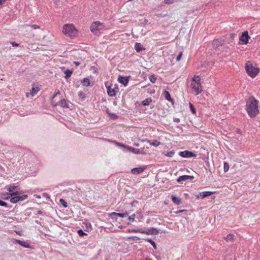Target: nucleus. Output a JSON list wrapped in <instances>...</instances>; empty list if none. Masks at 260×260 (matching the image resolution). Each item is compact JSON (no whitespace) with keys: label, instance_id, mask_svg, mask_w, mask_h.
I'll return each mask as SVG.
<instances>
[{"label":"nucleus","instance_id":"15","mask_svg":"<svg viewBox=\"0 0 260 260\" xmlns=\"http://www.w3.org/2000/svg\"><path fill=\"white\" fill-rule=\"evenodd\" d=\"M40 90V88L38 86H35V85H33L30 91V94L32 96H34L35 95H36L37 92Z\"/></svg>","mask_w":260,"mask_h":260},{"label":"nucleus","instance_id":"52","mask_svg":"<svg viewBox=\"0 0 260 260\" xmlns=\"http://www.w3.org/2000/svg\"><path fill=\"white\" fill-rule=\"evenodd\" d=\"M145 260H152L151 259L149 258H146L145 259Z\"/></svg>","mask_w":260,"mask_h":260},{"label":"nucleus","instance_id":"8","mask_svg":"<svg viewBox=\"0 0 260 260\" xmlns=\"http://www.w3.org/2000/svg\"><path fill=\"white\" fill-rule=\"evenodd\" d=\"M249 39L250 37L248 35V31H245L242 32L240 40L242 42V44H247L248 43Z\"/></svg>","mask_w":260,"mask_h":260},{"label":"nucleus","instance_id":"10","mask_svg":"<svg viewBox=\"0 0 260 260\" xmlns=\"http://www.w3.org/2000/svg\"><path fill=\"white\" fill-rule=\"evenodd\" d=\"M193 178V177L189 175H183L179 176L177 179V181L179 183L181 182L182 181H185L186 180L189 179L192 180Z\"/></svg>","mask_w":260,"mask_h":260},{"label":"nucleus","instance_id":"33","mask_svg":"<svg viewBox=\"0 0 260 260\" xmlns=\"http://www.w3.org/2000/svg\"><path fill=\"white\" fill-rule=\"evenodd\" d=\"M78 95L79 99H81V100H84L85 98V95L82 91H79L78 93Z\"/></svg>","mask_w":260,"mask_h":260},{"label":"nucleus","instance_id":"16","mask_svg":"<svg viewBox=\"0 0 260 260\" xmlns=\"http://www.w3.org/2000/svg\"><path fill=\"white\" fill-rule=\"evenodd\" d=\"M171 199L173 203L176 205H180L182 203L181 199L174 195L171 196Z\"/></svg>","mask_w":260,"mask_h":260},{"label":"nucleus","instance_id":"44","mask_svg":"<svg viewBox=\"0 0 260 260\" xmlns=\"http://www.w3.org/2000/svg\"><path fill=\"white\" fill-rule=\"evenodd\" d=\"M60 94V91L58 90L57 92H56L53 95L52 99H54L57 94Z\"/></svg>","mask_w":260,"mask_h":260},{"label":"nucleus","instance_id":"39","mask_svg":"<svg viewBox=\"0 0 260 260\" xmlns=\"http://www.w3.org/2000/svg\"><path fill=\"white\" fill-rule=\"evenodd\" d=\"M183 52H181L176 58V61H179L181 60Z\"/></svg>","mask_w":260,"mask_h":260},{"label":"nucleus","instance_id":"1","mask_svg":"<svg viewBox=\"0 0 260 260\" xmlns=\"http://www.w3.org/2000/svg\"><path fill=\"white\" fill-rule=\"evenodd\" d=\"M259 101L253 96H250L246 104V109L248 115L251 117H255L259 113Z\"/></svg>","mask_w":260,"mask_h":260},{"label":"nucleus","instance_id":"36","mask_svg":"<svg viewBox=\"0 0 260 260\" xmlns=\"http://www.w3.org/2000/svg\"><path fill=\"white\" fill-rule=\"evenodd\" d=\"M149 80L152 83H154L156 82V78L154 75H152L150 76Z\"/></svg>","mask_w":260,"mask_h":260},{"label":"nucleus","instance_id":"20","mask_svg":"<svg viewBox=\"0 0 260 260\" xmlns=\"http://www.w3.org/2000/svg\"><path fill=\"white\" fill-rule=\"evenodd\" d=\"M107 93L110 96H113L115 95V90L111 88V86L107 87Z\"/></svg>","mask_w":260,"mask_h":260},{"label":"nucleus","instance_id":"9","mask_svg":"<svg viewBox=\"0 0 260 260\" xmlns=\"http://www.w3.org/2000/svg\"><path fill=\"white\" fill-rule=\"evenodd\" d=\"M180 155L183 157H191L196 156V154L189 151H184L180 152Z\"/></svg>","mask_w":260,"mask_h":260},{"label":"nucleus","instance_id":"23","mask_svg":"<svg viewBox=\"0 0 260 260\" xmlns=\"http://www.w3.org/2000/svg\"><path fill=\"white\" fill-rule=\"evenodd\" d=\"M58 105L60 106L61 107H63V108H68V104L67 103V101L65 100H61L59 102Z\"/></svg>","mask_w":260,"mask_h":260},{"label":"nucleus","instance_id":"45","mask_svg":"<svg viewBox=\"0 0 260 260\" xmlns=\"http://www.w3.org/2000/svg\"><path fill=\"white\" fill-rule=\"evenodd\" d=\"M186 211H187V210H180L176 212V213L178 214V213H183V212H186Z\"/></svg>","mask_w":260,"mask_h":260},{"label":"nucleus","instance_id":"51","mask_svg":"<svg viewBox=\"0 0 260 260\" xmlns=\"http://www.w3.org/2000/svg\"><path fill=\"white\" fill-rule=\"evenodd\" d=\"M29 94H30V93H28V92L26 93V96L27 98H28L29 96Z\"/></svg>","mask_w":260,"mask_h":260},{"label":"nucleus","instance_id":"11","mask_svg":"<svg viewBox=\"0 0 260 260\" xmlns=\"http://www.w3.org/2000/svg\"><path fill=\"white\" fill-rule=\"evenodd\" d=\"M19 193L18 191L14 192L13 193H4L3 194V197H2L3 199L4 200H9L10 199L11 197H12L14 196H17L19 194Z\"/></svg>","mask_w":260,"mask_h":260},{"label":"nucleus","instance_id":"17","mask_svg":"<svg viewBox=\"0 0 260 260\" xmlns=\"http://www.w3.org/2000/svg\"><path fill=\"white\" fill-rule=\"evenodd\" d=\"M135 49L137 52H140L142 50H144L145 48L142 46V45L140 43H136L135 45Z\"/></svg>","mask_w":260,"mask_h":260},{"label":"nucleus","instance_id":"25","mask_svg":"<svg viewBox=\"0 0 260 260\" xmlns=\"http://www.w3.org/2000/svg\"><path fill=\"white\" fill-rule=\"evenodd\" d=\"M152 102L151 98H147L142 102V104L144 106H148Z\"/></svg>","mask_w":260,"mask_h":260},{"label":"nucleus","instance_id":"14","mask_svg":"<svg viewBox=\"0 0 260 260\" xmlns=\"http://www.w3.org/2000/svg\"><path fill=\"white\" fill-rule=\"evenodd\" d=\"M145 168L143 167H139V168H135L132 170V173L134 174H139L144 170Z\"/></svg>","mask_w":260,"mask_h":260},{"label":"nucleus","instance_id":"50","mask_svg":"<svg viewBox=\"0 0 260 260\" xmlns=\"http://www.w3.org/2000/svg\"><path fill=\"white\" fill-rule=\"evenodd\" d=\"M139 230H133V232H135V233H137V232H139Z\"/></svg>","mask_w":260,"mask_h":260},{"label":"nucleus","instance_id":"19","mask_svg":"<svg viewBox=\"0 0 260 260\" xmlns=\"http://www.w3.org/2000/svg\"><path fill=\"white\" fill-rule=\"evenodd\" d=\"M162 94L167 101L173 102V100L171 98V95L169 91L166 90L163 92Z\"/></svg>","mask_w":260,"mask_h":260},{"label":"nucleus","instance_id":"18","mask_svg":"<svg viewBox=\"0 0 260 260\" xmlns=\"http://www.w3.org/2000/svg\"><path fill=\"white\" fill-rule=\"evenodd\" d=\"M224 239L226 242L233 241L235 239V236L233 234H229Z\"/></svg>","mask_w":260,"mask_h":260},{"label":"nucleus","instance_id":"12","mask_svg":"<svg viewBox=\"0 0 260 260\" xmlns=\"http://www.w3.org/2000/svg\"><path fill=\"white\" fill-rule=\"evenodd\" d=\"M15 241L19 244L20 245L22 246L23 247L27 248H30V245L25 241H21L20 240H15Z\"/></svg>","mask_w":260,"mask_h":260},{"label":"nucleus","instance_id":"6","mask_svg":"<svg viewBox=\"0 0 260 260\" xmlns=\"http://www.w3.org/2000/svg\"><path fill=\"white\" fill-rule=\"evenodd\" d=\"M28 198L27 194H23L22 196H19L13 197L10 199V202L12 203L15 204L19 201H22Z\"/></svg>","mask_w":260,"mask_h":260},{"label":"nucleus","instance_id":"41","mask_svg":"<svg viewBox=\"0 0 260 260\" xmlns=\"http://www.w3.org/2000/svg\"><path fill=\"white\" fill-rule=\"evenodd\" d=\"M135 217V214H133L132 215V216L128 217V220L129 221H134Z\"/></svg>","mask_w":260,"mask_h":260},{"label":"nucleus","instance_id":"37","mask_svg":"<svg viewBox=\"0 0 260 260\" xmlns=\"http://www.w3.org/2000/svg\"><path fill=\"white\" fill-rule=\"evenodd\" d=\"M77 233L80 237H83L84 235H86L87 234L84 233L83 230H79L77 231Z\"/></svg>","mask_w":260,"mask_h":260},{"label":"nucleus","instance_id":"21","mask_svg":"<svg viewBox=\"0 0 260 260\" xmlns=\"http://www.w3.org/2000/svg\"><path fill=\"white\" fill-rule=\"evenodd\" d=\"M81 83L84 86L88 87L90 85V82L89 79L88 78H84L82 81Z\"/></svg>","mask_w":260,"mask_h":260},{"label":"nucleus","instance_id":"43","mask_svg":"<svg viewBox=\"0 0 260 260\" xmlns=\"http://www.w3.org/2000/svg\"><path fill=\"white\" fill-rule=\"evenodd\" d=\"M115 144L117 146H118L123 147H125L124 144H121L120 143L116 142Z\"/></svg>","mask_w":260,"mask_h":260},{"label":"nucleus","instance_id":"49","mask_svg":"<svg viewBox=\"0 0 260 260\" xmlns=\"http://www.w3.org/2000/svg\"><path fill=\"white\" fill-rule=\"evenodd\" d=\"M74 63L75 64L76 66H78L80 64V62L78 61H74Z\"/></svg>","mask_w":260,"mask_h":260},{"label":"nucleus","instance_id":"26","mask_svg":"<svg viewBox=\"0 0 260 260\" xmlns=\"http://www.w3.org/2000/svg\"><path fill=\"white\" fill-rule=\"evenodd\" d=\"M17 188V186L15 185H9L7 186V190L10 192V193H13L12 192Z\"/></svg>","mask_w":260,"mask_h":260},{"label":"nucleus","instance_id":"22","mask_svg":"<svg viewBox=\"0 0 260 260\" xmlns=\"http://www.w3.org/2000/svg\"><path fill=\"white\" fill-rule=\"evenodd\" d=\"M213 193V192H212V191H204L201 194V196L202 199H203L207 196L212 195Z\"/></svg>","mask_w":260,"mask_h":260},{"label":"nucleus","instance_id":"4","mask_svg":"<svg viewBox=\"0 0 260 260\" xmlns=\"http://www.w3.org/2000/svg\"><path fill=\"white\" fill-rule=\"evenodd\" d=\"M245 69L247 75L252 78H255L260 72V69L250 61L246 62Z\"/></svg>","mask_w":260,"mask_h":260},{"label":"nucleus","instance_id":"31","mask_svg":"<svg viewBox=\"0 0 260 260\" xmlns=\"http://www.w3.org/2000/svg\"><path fill=\"white\" fill-rule=\"evenodd\" d=\"M224 167H223V170L224 172H227L230 168L228 162H224Z\"/></svg>","mask_w":260,"mask_h":260},{"label":"nucleus","instance_id":"2","mask_svg":"<svg viewBox=\"0 0 260 260\" xmlns=\"http://www.w3.org/2000/svg\"><path fill=\"white\" fill-rule=\"evenodd\" d=\"M62 32L67 37L71 39L77 37L78 30L73 24H65L62 28Z\"/></svg>","mask_w":260,"mask_h":260},{"label":"nucleus","instance_id":"24","mask_svg":"<svg viewBox=\"0 0 260 260\" xmlns=\"http://www.w3.org/2000/svg\"><path fill=\"white\" fill-rule=\"evenodd\" d=\"M73 73V71L70 70H67L64 72L65 74V78L68 79L70 78Z\"/></svg>","mask_w":260,"mask_h":260},{"label":"nucleus","instance_id":"47","mask_svg":"<svg viewBox=\"0 0 260 260\" xmlns=\"http://www.w3.org/2000/svg\"><path fill=\"white\" fill-rule=\"evenodd\" d=\"M11 44L13 46H15V47H17L19 46V44H17L15 42H12L11 43Z\"/></svg>","mask_w":260,"mask_h":260},{"label":"nucleus","instance_id":"48","mask_svg":"<svg viewBox=\"0 0 260 260\" xmlns=\"http://www.w3.org/2000/svg\"><path fill=\"white\" fill-rule=\"evenodd\" d=\"M15 232H16V233L17 235H19V236H21V235H22V232H21V231H15Z\"/></svg>","mask_w":260,"mask_h":260},{"label":"nucleus","instance_id":"32","mask_svg":"<svg viewBox=\"0 0 260 260\" xmlns=\"http://www.w3.org/2000/svg\"><path fill=\"white\" fill-rule=\"evenodd\" d=\"M145 240L146 241H147L148 242L150 243L152 245V246L154 248V249L156 248V244H155V242L152 240H151L150 239H147Z\"/></svg>","mask_w":260,"mask_h":260},{"label":"nucleus","instance_id":"7","mask_svg":"<svg viewBox=\"0 0 260 260\" xmlns=\"http://www.w3.org/2000/svg\"><path fill=\"white\" fill-rule=\"evenodd\" d=\"M139 233L146 235H157L158 233V231L157 229L151 228L148 229L147 231H143L142 230H140Z\"/></svg>","mask_w":260,"mask_h":260},{"label":"nucleus","instance_id":"13","mask_svg":"<svg viewBox=\"0 0 260 260\" xmlns=\"http://www.w3.org/2000/svg\"><path fill=\"white\" fill-rule=\"evenodd\" d=\"M118 81L119 83L123 84L124 86H126L128 82V79L126 77L119 76L118 79Z\"/></svg>","mask_w":260,"mask_h":260},{"label":"nucleus","instance_id":"38","mask_svg":"<svg viewBox=\"0 0 260 260\" xmlns=\"http://www.w3.org/2000/svg\"><path fill=\"white\" fill-rule=\"evenodd\" d=\"M189 107L190 108V110L193 114H196V109L191 103H189Z\"/></svg>","mask_w":260,"mask_h":260},{"label":"nucleus","instance_id":"30","mask_svg":"<svg viewBox=\"0 0 260 260\" xmlns=\"http://www.w3.org/2000/svg\"><path fill=\"white\" fill-rule=\"evenodd\" d=\"M113 214L116 215L119 217H126L127 215V214L126 213H115L113 212L112 213Z\"/></svg>","mask_w":260,"mask_h":260},{"label":"nucleus","instance_id":"28","mask_svg":"<svg viewBox=\"0 0 260 260\" xmlns=\"http://www.w3.org/2000/svg\"><path fill=\"white\" fill-rule=\"evenodd\" d=\"M150 144L153 146L157 147L160 144V142L156 140H154L151 143H150Z\"/></svg>","mask_w":260,"mask_h":260},{"label":"nucleus","instance_id":"29","mask_svg":"<svg viewBox=\"0 0 260 260\" xmlns=\"http://www.w3.org/2000/svg\"><path fill=\"white\" fill-rule=\"evenodd\" d=\"M174 154H175V152L174 151H170L167 152L165 154V155H166L168 157H172L174 155Z\"/></svg>","mask_w":260,"mask_h":260},{"label":"nucleus","instance_id":"5","mask_svg":"<svg viewBox=\"0 0 260 260\" xmlns=\"http://www.w3.org/2000/svg\"><path fill=\"white\" fill-rule=\"evenodd\" d=\"M107 28L100 21H95L91 23L90 26L91 31L94 35L99 36L101 31L106 30Z\"/></svg>","mask_w":260,"mask_h":260},{"label":"nucleus","instance_id":"27","mask_svg":"<svg viewBox=\"0 0 260 260\" xmlns=\"http://www.w3.org/2000/svg\"><path fill=\"white\" fill-rule=\"evenodd\" d=\"M222 44V43L218 40H215L213 41V45L214 47H217L219 46H220Z\"/></svg>","mask_w":260,"mask_h":260},{"label":"nucleus","instance_id":"35","mask_svg":"<svg viewBox=\"0 0 260 260\" xmlns=\"http://www.w3.org/2000/svg\"><path fill=\"white\" fill-rule=\"evenodd\" d=\"M176 0H164V3L167 5H170L174 3Z\"/></svg>","mask_w":260,"mask_h":260},{"label":"nucleus","instance_id":"40","mask_svg":"<svg viewBox=\"0 0 260 260\" xmlns=\"http://www.w3.org/2000/svg\"><path fill=\"white\" fill-rule=\"evenodd\" d=\"M0 206L7 207L8 204L6 202H4L0 200Z\"/></svg>","mask_w":260,"mask_h":260},{"label":"nucleus","instance_id":"42","mask_svg":"<svg viewBox=\"0 0 260 260\" xmlns=\"http://www.w3.org/2000/svg\"><path fill=\"white\" fill-rule=\"evenodd\" d=\"M30 26L34 29H39L40 28V26L38 25H36V24H33V25H30Z\"/></svg>","mask_w":260,"mask_h":260},{"label":"nucleus","instance_id":"46","mask_svg":"<svg viewBox=\"0 0 260 260\" xmlns=\"http://www.w3.org/2000/svg\"><path fill=\"white\" fill-rule=\"evenodd\" d=\"M174 121L176 123H179L180 122V119L179 118H176L174 119Z\"/></svg>","mask_w":260,"mask_h":260},{"label":"nucleus","instance_id":"3","mask_svg":"<svg viewBox=\"0 0 260 260\" xmlns=\"http://www.w3.org/2000/svg\"><path fill=\"white\" fill-rule=\"evenodd\" d=\"M191 92L195 95L201 93L202 88L201 83V78L199 76L194 75L191 80L190 84Z\"/></svg>","mask_w":260,"mask_h":260},{"label":"nucleus","instance_id":"34","mask_svg":"<svg viewBox=\"0 0 260 260\" xmlns=\"http://www.w3.org/2000/svg\"><path fill=\"white\" fill-rule=\"evenodd\" d=\"M59 202L65 208L67 207L68 206V204L64 200H63V199H60L59 200Z\"/></svg>","mask_w":260,"mask_h":260}]
</instances>
